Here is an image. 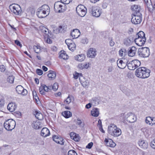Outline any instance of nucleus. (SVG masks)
<instances>
[{
	"instance_id": "f257e3e1",
	"label": "nucleus",
	"mask_w": 155,
	"mask_h": 155,
	"mask_svg": "<svg viewBox=\"0 0 155 155\" xmlns=\"http://www.w3.org/2000/svg\"><path fill=\"white\" fill-rule=\"evenodd\" d=\"M50 11V8L48 6L44 5L38 9L36 14L38 18H43L49 15Z\"/></svg>"
},
{
	"instance_id": "f03ea898",
	"label": "nucleus",
	"mask_w": 155,
	"mask_h": 155,
	"mask_svg": "<svg viewBox=\"0 0 155 155\" xmlns=\"http://www.w3.org/2000/svg\"><path fill=\"white\" fill-rule=\"evenodd\" d=\"M150 70L146 68L140 67L136 70L135 74L138 77L146 78L150 76Z\"/></svg>"
},
{
	"instance_id": "7ed1b4c3",
	"label": "nucleus",
	"mask_w": 155,
	"mask_h": 155,
	"mask_svg": "<svg viewBox=\"0 0 155 155\" xmlns=\"http://www.w3.org/2000/svg\"><path fill=\"white\" fill-rule=\"evenodd\" d=\"M108 131L110 135L114 137L119 136L121 133V130L113 124L108 126Z\"/></svg>"
},
{
	"instance_id": "20e7f679",
	"label": "nucleus",
	"mask_w": 155,
	"mask_h": 155,
	"mask_svg": "<svg viewBox=\"0 0 155 155\" xmlns=\"http://www.w3.org/2000/svg\"><path fill=\"white\" fill-rule=\"evenodd\" d=\"M65 5L61 2L58 1L55 3L54 5V10L56 12H63L65 10Z\"/></svg>"
},
{
	"instance_id": "39448f33",
	"label": "nucleus",
	"mask_w": 155,
	"mask_h": 155,
	"mask_svg": "<svg viewBox=\"0 0 155 155\" xmlns=\"http://www.w3.org/2000/svg\"><path fill=\"white\" fill-rule=\"evenodd\" d=\"M15 122L12 119H10L5 121L4 127L5 129L8 130H11L15 127Z\"/></svg>"
},
{
	"instance_id": "423d86ee",
	"label": "nucleus",
	"mask_w": 155,
	"mask_h": 155,
	"mask_svg": "<svg viewBox=\"0 0 155 155\" xmlns=\"http://www.w3.org/2000/svg\"><path fill=\"white\" fill-rule=\"evenodd\" d=\"M137 52L140 56L143 58L148 57L150 53L149 49L147 47H142L139 48Z\"/></svg>"
},
{
	"instance_id": "0eeeda50",
	"label": "nucleus",
	"mask_w": 155,
	"mask_h": 155,
	"mask_svg": "<svg viewBox=\"0 0 155 155\" xmlns=\"http://www.w3.org/2000/svg\"><path fill=\"white\" fill-rule=\"evenodd\" d=\"M76 12L78 15L83 17L86 14L87 8L83 5H79L76 8Z\"/></svg>"
},
{
	"instance_id": "6e6552de",
	"label": "nucleus",
	"mask_w": 155,
	"mask_h": 155,
	"mask_svg": "<svg viewBox=\"0 0 155 155\" xmlns=\"http://www.w3.org/2000/svg\"><path fill=\"white\" fill-rule=\"evenodd\" d=\"M140 62L137 60H134L128 62L127 67L130 70H134L140 65Z\"/></svg>"
},
{
	"instance_id": "1a4fd4ad",
	"label": "nucleus",
	"mask_w": 155,
	"mask_h": 155,
	"mask_svg": "<svg viewBox=\"0 0 155 155\" xmlns=\"http://www.w3.org/2000/svg\"><path fill=\"white\" fill-rule=\"evenodd\" d=\"M131 21L134 24H138L140 23L142 20V15L141 13L137 14H132Z\"/></svg>"
},
{
	"instance_id": "9d476101",
	"label": "nucleus",
	"mask_w": 155,
	"mask_h": 155,
	"mask_svg": "<svg viewBox=\"0 0 155 155\" xmlns=\"http://www.w3.org/2000/svg\"><path fill=\"white\" fill-rule=\"evenodd\" d=\"M90 11L93 16L96 17H99L101 13V10L97 6H94L91 7L90 8Z\"/></svg>"
},
{
	"instance_id": "9b49d317",
	"label": "nucleus",
	"mask_w": 155,
	"mask_h": 155,
	"mask_svg": "<svg viewBox=\"0 0 155 155\" xmlns=\"http://www.w3.org/2000/svg\"><path fill=\"white\" fill-rule=\"evenodd\" d=\"M124 118H127L126 120L130 123H133L137 120L136 117L134 114L131 113H129L126 114Z\"/></svg>"
},
{
	"instance_id": "f8f14e48",
	"label": "nucleus",
	"mask_w": 155,
	"mask_h": 155,
	"mask_svg": "<svg viewBox=\"0 0 155 155\" xmlns=\"http://www.w3.org/2000/svg\"><path fill=\"white\" fill-rule=\"evenodd\" d=\"M16 91L18 94H21L23 96L26 95L28 93L27 91L21 85H18L16 87Z\"/></svg>"
},
{
	"instance_id": "ddd939ff",
	"label": "nucleus",
	"mask_w": 155,
	"mask_h": 155,
	"mask_svg": "<svg viewBox=\"0 0 155 155\" xmlns=\"http://www.w3.org/2000/svg\"><path fill=\"white\" fill-rule=\"evenodd\" d=\"M128 61L125 59H122V60H118L117 64L118 67L120 68L124 69L127 65V66Z\"/></svg>"
},
{
	"instance_id": "4468645a",
	"label": "nucleus",
	"mask_w": 155,
	"mask_h": 155,
	"mask_svg": "<svg viewBox=\"0 0 155 155\" xmlns=\"http://www.w3.org/2000/svg\"><path fill=\"white\" fill-rule=\"evenodd\" d=\"M10 9L15 14L18 15L21 12V8L19 5H15L13 6L11 8V6H10Z\"/></svg>"
},
{
	"instance_id": "2eb2a0df",
	"label": "nucleus",
	"mask_w": 155,
	"mask_h": 155,
	"mask_svg": "<svg viewBox=\"0 0 155 155\" xmlns=\"http://www.w3.org/2000/svg\"><path fill=\"white\" fill-rule=\"evenodd\" d=\"M146 41V38H137L134 39L135 43L139 46H142L143 45Z\"/></svg>"
},
{
	"instance_id": "dca6fc26",
	"label": "nucleus",
	"mask_w": 155,
	"mask_h": 155,
	"mask_svg": "<svg viewBox=\"0 0 155 155\" xmlns=\"http://www.w3.org/2000/svg\"><path fill=\"white\" fill-rule=\"evenodd\" d=\"M52 138L54 141L57 143L61 145L64 144L63 139L62 137L60 136L59 137L58 135H54L53 136Z\"/></svg>"
},
{
	"instance_id": "f3484780",
	"label": "nucleus",
	"mask_w": 155,
	"mask_h": 155,
	"mask_svg": "<svg viewBox=\"0 0 155 155\" xmlns=\"http://www.w3.org/2000/svg\"><path fill=\"white\" fill-rule=\"evenodd\" d=\"M96 51L95 49L90 48L87 53V56L90 58H93L96 55Z\"/></svg>"
},
{
	"instance_id": "a211bd4d",
	"label": "nucleus",
	"mask_w": 155,
	"mask_h": 155,
	"mask_svg": "<svg viewBox=\"0 0 155 155\" xmlns=\"http://www.w3.org/2000/svg\"><path fill=\"white\" fill-rule=\"evenodd\" d=\"M131 9L134 12L132 14H137L138 13H141L140 12V7L137 5H133L131 6Z\"/></svg>"
},
{
	"instance_id": "6ab92c4d",
	"label": "nucleus",
	"mask_w": 155,
	"mask_h": 155,
	"mask_svg": "<svg viewBox=\"0 0 155 155\" xmlns=\"http://www.w3.org/2000/svg\"><path fill=\"white\" fill-rule=\"evenodd\" d=\"M104 142L107 146L114 147L116 145L115 143L112 140L110 139L105 138Z\"/></svg>"
},
{
	"instance_id": "aec40b11",
	"label": "nucleus",
	"mask_w": 155,
	"mask_h": 155,
	"mask_svg": "<svg viewBox=\"0 0 155 155\" xmlns=\"http://www.w3.org/2000/svg\"><path fill=\"white\" fill-rule=\"evenodd\" d=\"M80 82L82 86L84 87H86L88 86L89 82L88 80H86L83 77L79 78Z\"/></svg>"
},
{
	"instance_id": "412c9836",
	"label": "nucleus",
	"mask_w": 155,
	"mask_h": 155,
	"mask_svg": "<svg viewBox=\"0 0 155 155\" xmlns=\"http://www.w3.org/2000/svg\"><path fill=\"white\" fill-rule=\"evenodd\" d=\"M71 36L73 38H78L80 35V32L78 29H74L72 30L71 33Z\"/></svg>"
},
{
	"instance_id": "4be33fe9",
	"label": "nucleus",
	"mask_w": 155,
	"mask_h": 155,
	"mask_svg": "<svg viewBox=\"0 0 155 155\" xmlns=\"http://www.w3.org/2000/svg\"><path fill=\"white\" fill-rule=\"evenodd\" d=\"M16 105L15 103H9L7 106V109L10 112L14 111L16 108Z\"/></svg>"
},
{
	"instance_id": "5701e85b",
	"label": "nucleus",
	"mask_w": 155,
	"mask_h": 155,
	"mask_svg": "<svg viewBox=\"0 0 155 155\" xmlns=\"http://www.w3.org/2000/svg\"><path fill=\"white\" fill-rule=\"evenodd\" d=\"M41 134V136L45 137L50 135V131L47 128L44 127L42 129Z\"/></svg>"
},
{
	"instance_id": "b1692460",
	"label": "nucleus",
	"mask_w": 155,
	"mask_h": 155,
	"mask_svg": "<svg viewBox=\"0 0 155 155\" xmlns=\"http://www.w3.org/2000/svg\"><path fill=\"white\" fill-rule=\"evenodd\" d=\"M139 146L143 149H147L148 147V143L144 140H140L138 142Z\"/></svg>"
},
{
	"instance_id": "393cba45",
	"label": "nucleus",
	"mask_w": 155,
	"mask_h": 155,
	"mask_svg": "<svg viewBox=\"0 0 155 155\" xmlns=\"http://www.w3.org/2000/svg\"><path fill=\"white\" fill-rule=\"evenodd\" d=\"M137 49L134 46L130 48L128 52V54L129 56L133 57L134 56L136 53Z\"/></svg>"
},
{
	"instance_id": "a878e982",
	"label": "nucleus",
	"mask_w": 155,
	"mask_h": 155,
	"mask_svg": "<svg viewBox=\"0 0 155 155\" xmlns=\"http://www.w3.org/2000/svg\"><path fill=\"white\" fill-rule=\"evenodd\" d=\"M40 28L41 31L45 35V37L49 36V32L48 29L43 26H40Z\"/></svg>"
},
{
	"instance_id": "bb28decb",
	"label": "nucleus",
	"mask_w": 155,
	"mask_h": 155,
	"mask_svg": "<svg viewBox=\"0 0 155 155\" xmlns=\"http://www.w3.org/2000/svg\"><path fill=\"white\" fill-rule=\"evenodd\" d=\"M48 76L50 80H54L56 76V73L50 70L49 71V73L48 74Z\"/></svg>"
},
{
	"instance_id": "cd10ccee",
	"label": "nucleus",
	"mask_w": 155,
	"mask_h": 155,
	"mask_svg": "<svg viewBox=\"0 0 155 155\" xmlns=\"http://www.w3.org/2000/svg\"><path fill=\"white\" fill-rule=\"evenodd\" d=\"M127 53V51L124 48H121L119 51V55L122 57L125 56Z\"/></svg>"
},
{
	"instance_id": "c85d7f7f",
	"label": "nucleus",
	"mask_w": 155,
	"mask_h": 155,
	"mask_svg": "<svg viewBox=\"0 0 155 155\" xmlns=\"http://www.w3.org/2000/svg\"><path fill=\"white\" fill-rule=\"evenodd\" d=\"M59 54V57L64 59H68V56L66 54L65 51L63 50L61 51Z\"/></svg>"
},
{
	"instance_id": "c756f323",
	"label": "nucleus",
	"mask_w": 155,
	"mask_h": 155,
	"mask_svg": "<svg viewBox=\"0 0 155 155\" xmlns=\"http://www.w3.org/2000/svg\"><path fill=\"white\" fill-rule=\"evenodd\" d=\"M66 28L64 26H60L59 27L56 29L55 31L56 33H63L66 31Z\"/></svg>"
},
{
	"instance_id": "7c9ffc66",
	"label": "nucleus",
	"mask_w": 155,
	"mask_h": 155,
	"mask_svg": "<svg viewBox=\"0 0 155 155\" xmlns=\"http://www.w3.org/2000/svg\"><path fill=\"white\" fill-rule=\"evenodd\" d=\"M75 58L76 60L79 61H82L84 59L85 56L84 54H81L75 56Z\"/></svg>"
},
{
	"instance_id": "2f4dec72",
	"label": "nucleus",
	"mask_w": 155,
	"mask_h": 155,
	"mask_svg": "<svg viewBox=\"0 0 155 155\" xmlns=\"http://www.w3.org/2000/svg\"><path fill=\"white\" fill-rule=\"evenodd\" d=\"M89 67V63H80L78 64V68L80 69L87 68Z\"/></svg>"
},
{
	"instance_id": "473e14b6",
	"label": "nucleus",
	"mask_w": 155,
	"mask_h": 155,
	"mask_svg": "<svg viewBox=\"0 0 155 155\" xmlns=\"http://www.w3.org/2000/svg\"><path fill=\"white\" fill-rule=\"evenodd\" d=\"M91 114L92 116L97 117L99 114L98 109L97 108H94L92 109L91 111Z\"/></svg>"
},
{
	"instance_id": "72a5a7b5",
	"label": "nucleus",
	"mask_w": 155,
	"mask_h": 155,
	"mask_svg": "<svg viewBox=\"0 0 155 155\" xmlns=\"http://www.w3.org/2000/svg\"><path fill=\"white\" fill-rule=\"evenodd\" d=\"M62 115L65 117L68 118L71 116L72 114L69 111H65L62 112Z\"/></svg>"
},
{
	"instance_id": "f704fd0d",
	"label": "nucleus",
	"mask_w": 155,
	"mask_h": 155,
	"mask_svg": "<svg viewBox=\"0 0 155 155\" xmlns=\"http://www.w3.org/2000/svg\"><path fill=\"white\" fill-rule=\"evenodd\" d=\"M35 117L39 120H41L43 119V115L41 113L38 111H36L34 114Z\"/></svg>"
},
{
	"instance_id": "c9c22d12",
	"label": "nucleus",
	"mask_w": 155,
	"mask_h": 155,
	"mask_svg": "<svg viewBox=\"0 0 155 155\" xmlns=\"http://www.w3.org/2000/svg\"><path fill=\"white\" fill-rule=\"evenodd\" d=\"M132 41L129 38H125L124 40V44L126 46H129L132 44Z\"/></svg>"
},
{
	"instance_id": "e433bc0d",
	"label": "nucleus",
	"mask_w": 155,
	"mask_h": 155,
	"mask_svg": "<svg viewBox=\"0 0 155 155\" xmlns=\"http://www.w3.org/2000/svg\"><path fill=\"white\" fill-rule=\"evenodd\" d=\"M40 123L38 122L34 121L32 124V126L33 128L35 129H38L40 128Z\"/></svg>"
},
{
	"instance_id": "4c0bfd02",
	"label": "nucleus",
	"mask_w": 155,
	"mask_h": 155,
	"mask_svg": "<svg viewBox=\"0 0 155 155\" xmlns=\"http://www.w3.org/2000/svg\"><path fill=\"white\" fill-rule=\"evenodd\" d=\"M68 47L69 50L73 51L76 49V45L74 43L72 42L71 44H68Z\"/></svg>"
},
{
	"instance_id": "58836bf2",
	"label": "nucleus",
	"mask_w": 155,
	"mask_h": 155,
	"mask_svg": "<svg viewBox=\"0 0 155 155\" xmlns=\"http://www.w3.org/2000/svg\"><path fill=\"white\" fill-rule=\"evenodd\" d=\"M137 38H145V34L142 31H139L136 35Z\"/></svg>"
},
{
	"instance_id": "ea45409f",
	"label": "nucleus",
	"mask_w": 155,
	"mask_h": 155,
	"mask_svg": "<svg viewBox=\"0 0 155 155\" xmlns=\"http://www.w3.org/2000/svg\"><path fill=\"white\" fill-rule=\"evenodd\" d=\"M14 78L15 77L13 76H9L7 79V81L11 84H12L14 82Z\"/></svg>"
},
{
	"instance_id": "a19ab883",
	"label": "nucleus",
	"mask_w": 155,
	"mask_h": 155,
	"mask_svg": "<svg viewBox=\"0 0 155 155\" xmlns=\"http://www.w3.org/2000/svg\"><path fill=\"white\" fill-rule=\"evenodd\" d=\"M76 124L79 126L80 127H84V123L82 122L81 120L78 119L76 122Z\"/></svg>"
},
{
	"instance_id": "79ce46f5",
	"label": "nucleus",
	"mask_w": 155,
	"mask_h": 155,
	"mask_svg": "<svg viewBox=\"0 0 155 155\" xmlns=\"http://www.w3.org/2000/svg\"><path fill=\"white\" fill-rule=\"evenodd\" d=\"M98 126L99 127V130L103 133H104V131L103 130L101 124V121L100 120L98 121Z\"/></svg>"
},
{
	"instance_id": "37998d69",
	"label": "nucleus",
	"mask_w": 155,
	"mask_h": 155,
	"mask_svg": "<svg viewBox=\"0 0 155 155\" xmlns=\"http://www.w3.org/2000/svg\"><path fill=\"white\" fill-rule=\"evenodd\" d=\"M33 49L35 52L37 53H39L40 51L41 50L40 47L39 46H33Z\"/></svg>"
},
{
	"instance_id": "c03bdc74",
	"label": "nucleus",
	"mask_w": 155,
	"mask_h": 155,
	"mask_svg": "<svg viewBox=\"0 0 155 155\" xmlns=\"http://www.w3.org/2000/svg\"><path fill=\"white\" fill-rule=\"evenodd\" d=\"M43 88V89L45 91L48 92L50 91L51 89V87H47L46 85H44L43 87H41Z\"/></svg>"
},
{
	"instance_id": "a18cd8bd",
	"label": "nucleus",
	"mask_w": 155,
	"mask_h": 155,
	"mask_svg": "<svg viewBox=\"0 0 155 155\" xmlns=\"http://www.w3.org/2000/svg\"><path fill=\"white\" fill-rule=\"evenodd\" d=\"M99 101L98 99L96 97L93 98L91 101V103H94L95 104H98Z\"/></svg>"
},
{
	"instance_id": "49530a36",
	"label": "nucleus",
	"mask_w": 155,
	"mask_h": 155,
	"mask_svg": "<svg viewBox=\"0 0 155 155\" xmlns=\"http://www.w3.org/2000/svg\"><path fill=\"white\" fill-rule=\"evenodd\" d=\"M58 88V84L57 83H54L52 87H51V89H52L54 91H56Z\"/></svg>"
},
{
	"instance_id": "de8ad7c7",
	"label": "nucleus",
	"mask_w": 155,
	"mask_h": 155,
	"mask_svg": "<svg viewBox=\"0 0 155 155\" xmlns=\"http://www.w3.org/2000/svg\"><path fill=\"white\" fill-rule=\"evenodd\" d=\"M68 155H77V154L74 150H71L68 152Z\"/></svg>"
},
{
	"instance_id": "09e8293b",
	"label": "nucleus",
	"mask_w": 155,
	"mask_h": 155,
	"mask_svg": "<svg viewBox=\"0 0 155 155\" xmlns=\"http://www.w3.org/2000/svg\"><path fill=\"white\" fill-rule=\"evenodd\" d=\"M147 6H150V5H152V3L151 0H144Z\"/></svg>"
},
{
	"instance_id": "8fccbe9b",
	"label": "nucleus",
	"mask_w": 155,
	"mask_h": 155,
	"mask_svg": "<svg viewBox=\"0 0 155 155\" xmlns=\"http://www.w3.org/2000/svg\"><path fill=\"white\" fill-rule=\"evenodd\" d=\"M37 74L39 75H41L43 74V71L41 69H37L36 70Z\"/></svg>"
},
{
	"instance_id": "3c124183",
	"label": "nucleus",
	"mask_w": 155,
	"mask_h": 155,
	"mask_svg": "<svg viewBox=\"0 0 155 155\" xmlns=\"http://www.w3.org/2000/svg\"><path fill=\"white\" fill-rule=\"evenodd\" d=\"M74 137L73 140H74L75 141H78L80 140L78 134H76V136Z\"/></svg>"
},
{
	"instance_id": "603ef678",
	"label": "nucleus",
	"mask_w": 155,
	"mask_h": 155,
	"mask_svg": "<svg viewBox=\"0 0 155 155\" xmlns=\"http://www.w3.org/2000/svg\"><path fill=\"white\" fill-rule=\"evenodd\" d=\"M71 98L70 96H68L66 100L64 101V102H66L67 104H69L71 102Z\"/></svg>"
},
{
	"instance_id": "864d4df0",
	"label": "nucleus",
	"mask_w": 155,
	"mask_h": 155,
	"mask_svg": "<svg viewBox=\"0 0 155 155\" xmlns=\"http://www.w3.org/2000/svg\"><path fill=\"white\" fill-rule=\"evenodd\" d=\"M65 42L68 46V44H71L73 42L71 39H69L66 40Z\"/></svg>"
},
{
	"instance_id": "5fc2aeb1",
	"label": "nucleus",
	"mask_w": 155,
	"mask_h": 155,
	"mask_svg": "<svg viewBox=\"0 0 155 155\" xmlns=\"http://www.w3.org/2000/svg\"><path fill=\"white\" fill-rule=\"evenodd\" d=\"M39 91L41 94H45V91L43 89V88L41 87L39 88Z\"/></svg>"
},
{
	"instance_id": "6e6d98bb",
	"label": "nucleus",
	"mask_w": 155,
	"mask_h": 155,
	"mask_svg": "<svg viewBox=\"0 0 155 155\" xmlns=\"http://www.w3.org/2000/svg\"><path fill=\"white\" fill-rule=\"evenodd\" d=\"M150 146L153 149H155V140H154L151 142Z\"/></svg>"
},
{
	"instance_id": "4d7b16f0",
	"label": "nucleus",
	"mask_w": 155,
	"mask_h": 155,
	"mask_svg": "<svg viewBox=\"0 0 155 155\" xmlns=\"http://www.w3.org/2000/svg\"><path fill=\"white\" fill-rule=\"evenodd\" d=\"M93 145V143L92 142H90L89 143L88 145L86 146V148L88 149H91Z\"/></svg>"
},
{
	"instance_id": "13d9d810",
	"label": "nucleus",
	"mask_w": 155,
	"mask_h": 155,
	"mask_svg": "<svg viewBox=\"0 0 155 155\" xmlns=\"http://www.w3.org/2000/svg\"><path fill=\"white\" fill-rule=\"evenodd\" d=\"M70 137L71 139H74V137L76 136V134L74 132H71L70 134Z\"/></svg>"
},
{
	"instance_id": "bf43d9fd",
	"label": "nucleus",
	"mask_w": 155,
	"mask_h": 155,
	"mask_svg": "<svg viewBox=\"0 0 155 155\" xmlns=\"http://www.w3.org/2000/svg\"><path fill=\"white\" fill-rule=\"evenodd\" d=\"M126 114L125 113H122L120 115V117L121 119H122L123 120H126L127 118H124L125 117V115Z\"/></svg>"
},
{
	"instance_id": "052dcab7",
	"label": "nucleus",
	"mask_w": 155,
	"mask_h": 155,
	"mask_svg": "<svg viewBox=\"0 0 155 155\" xmlns=\"http://www.w3.org/2000/svg\"><path fill=\"white\" fill-rule=\"evenodd\" d=\"M5 70V68L3 65H1L0 66V71L1 72H3Z\"/></svg>"
},
{
	"instance_id": "680f3d73",
	"label": "nucleus",
	"mask_w": 155,
	"mask_h": 155,
	"mask_svg": "<svg viewBox=\"0 0 155 155\" xmlns=\"http://www.w3.org/2000/svg\"><path fill=\"white\" fill-rule=\"evenodd\" d=\"M32 94L33 97H37L38 100H39L38 97L37 96V93L35 91H32Z\"/></svg>"
},
{
	"instance_id": "e2e57ef3",
	"label": "nucleus",
	"mask_w": 155,
	"mask_h": 155,
	"mask_svg": "<svg viewBox=\"0 0 155 155\" xmlns=\"http://www.w3.org/2000/svg\"><path fill=\"white\" fill-rule=\"evenodd\" d=\"M51 49L52 51H56L57 50V48L55 46H51Z\"/></svg>"
},
{
	"instance_id": "0e129e2a",
	"label": "nucleus",
	"mask_w": 155,
	"mask_h": 155,
	"mask_svg": "<svg viewBox=\"0 0 155 155\" xmlns=\"http://www.w3.org/2000/svg\"><path fill=\"white\" fill-rule=\"evenodd\" d=\"M15 44H16L17 45L21 47L22 45L21 44L20 42L18 40H15Z\"/></svg>"
},
{
	"instance_id": "69168bd1",
	"label": "nucleus",
	"mask_w": 155,
	"mask_h": 155,
	"mask_svg": "<svg viewBox=\"0 0 155 155\" xmlns=\"http://www.w3.org/2000/svg\"><path fill=\"white\" fill-rule=\"evenodd\" d=\"M79 77V73H76L74 74V77L75 79H77Z\"/></svg>"
},
{
	"instance_id": "338daca9",
	"label": "nucleus",
	"mask_w": 155,
	"mask_h": 155,
	"mask_svg": "<svg viewBox=\"0 0 155 155\" xmlns=\"http://www.w3.org/2000/svg\"><path fill=\"white\" fill-rule=\"evenodd\" d=\"M91 107V104L90 103H89L88 104L86 105L85 107L87 109H89Z\"/></svg>"
},
{
	"instance_id": "774afa93",
	"label": "nucleus",
	"mask_w": 155,
	"mask_h": 155,
	"mask_svg": "<svg viewBox=\"0 0 155 155\" xmlns=\"http://www.w3.org/2000/svg\"><path fill=\"white\" fill-rule=\"evenodd\" d=\"M109 44L111 46H113L114 45V42L112 40H111L109 42Z\"/></svg>"
}]
</instances>
